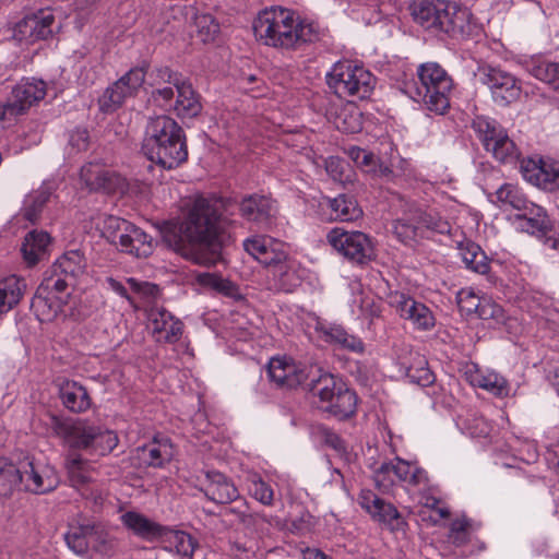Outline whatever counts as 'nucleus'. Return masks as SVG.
<instances>
[{"instance_id":"obj_1","label":"nucleus","mask_w":559,"mask_h":559,"mask_svg":"<svg viewBox=\"0 0 559 559\" xmlns=\"http://www.w3.org/2000/svg\"><path fill=\"white\" fill-rule=\"evenodd\" d=\"M235 202L216 197H198L188 206L181 221L167 223L163 239L169 248L197 264L211 265L214 259L204 249L216 247L229 224Z\"/></svg>"},{"instance_id":"obj_2","label":"nucleus","mask_w":559,"mask_h":559,"mask_svg":"<svg viewBox=\"0 0 559 559\" xmlns=\"http://www.w3.org/2000/svg\"><path fill=\"white\" fill-rule=\"evenodd\" d=\"M252 28L259 43L286 52L302 50L321 38L317 23L281 5L260 11L253 20Z\"/></svg>"},{"instance_id":"obj_3","label":"nucleus","mask_w":559,"mask_h":559,"mask_svg":"<svg viewBox=\"0 0 559 559\" xmlns=\"http://www.w3.org/2000/svg\"><path fill=\"white\" fill-rule=\"evenodd\" d=\"M413 20L437 35L455 39L469 38L478 33V25L466 8L444 0H414L409 4Z\"/></svg>"},{"instance_id":"obj_4","label":"nucleus","mask_w":559,"mask_h":559,"mask_svg":"<svg viewBox=\"0 0 559 559\" xmlns=\"http://www.w3.org/2000/svg\"><path fill=\"white\" fill-rule=\"evenodd\" d=\"M142 150L150 160L165 169L177 168L188 158L182 128L165 115L148 120Z\"/></svg>"},{"instance_id":"obj_5","label":"nucleus","mask_w":559,"mask_h":559,"mask_svg":"<svg viewBox=\"0 0 559 559\" xmlns=\"http://www.w3.org/2000/svg\"><path fill=\"white\" fill-rule=\"evenodd\" d=\"M86 259L79 250H70L63 253L45 273L32 306L40 316L41 321H48L56 317L59 305L49 295L64 293L69 286H74L80 276L85 273Z\"/></svg>"},{"instance_id":"obj_6","label":"nucleus","mask_w":559,"mask_h":559,"mask_svg":"<svg viewBox=\"0 0 559 559\" xmlns=\"http://www.w3.org/2000/svg\"><path fill=\"white\" fill-rule=\"evenodd\" d=\"M418 82L405 84V93L415 102H423L428 110L439 115L450 107L453 81L437 62L423 63L417 69Z\"/></svg>"},{"instance_id":"obj_7","label":"nucleus","mask_w":559,"mask_h":559,"mask_svg":"<svg viewBox=\"0 0 559 559\" xmlns=\"http://www.w3.org/2000/svg\"><path fill=\"white\" fill-rule=\"evenodd\" d=\"M328 84L340 97L365 99L373 91L376 78L365 67L345 60L333 66L328 74Z\"/></svg>"},{"instance_id":"obj_8","label":"nucleus","mask_w":559,"mask_h":559,"mask_svg":"<svg viewBox=\"0 0 559 559\" xmlns=\"http://www.w3.org/2000/svg\"><path fill=\"white\" fill-rule=\"evenodd\" d=\"M102 235L121 252L135 258H147L153 252L152 237L127 219L107 216Z\"/></svg>"},{"instance_id":"obj_9","label":"nucleus","mask_w":559,"mask_h":559,"mask_svg":"<svg viewBox=\"0 0 559 559\" xmlns=\"http://www.w3.org/2000/svg\"><path fill=\"white\" fill-rule=\"evenodd\" d=\"M472 128L485 151L496 160L503 164H514L519 160L520 150L496 120L478 116L473 120Z\"/></svg>"},{"instance_id":"obj_10","label":"nucleus","mask_w":559,"mask_h":559,"mask_svg":"<svg viewBox=\"0 0 559 559\" xmlns=\"http://www.w3.org/2000/svg\"><path fill=\"white\" fill-rule=\"evenodd\" d=\"M326 240L334 250L354 263L364 264L374 255L370 237L359 230L335 227L328 233Z\"/></svg>"},{"instance_id":"obj_11","label":"nucleus","mask_w":559,"mask_h":559,"mask_svg":"<svg viewBox=\"0 0 559 559\" xmlns=\"http://www.w3.org/2000/svg\"><path fill=\"white\" fill-rule=\"evenodd\" d=\"M373 480L382 491L390 490L396 483H407L411 486H419L428 481L425 469L414 466L400 457L383 462L373 471Z\"/></svg>"},{"instance_id":"obj_12","label":"nucleus","mask_w":559,"mask_h":559,"mask_svg":"<svg viewBox=\"0 0 559 559\" xmlns=\"http://www.w3.org/2000/svg\"><path fill=\"white\" fill-rule=\"evenodd\" d=\"M46 83L43 80H22L11 92L5 102H0V122L12 120L44 99Z\"/></svg>"},{"instance_id":"obj_13","label":"nucleus","mask_w":559,"mask_h":559,"mask_svg":"<svg viewBox=\"0 0 559 559\" xmlns=\"http://www.w3.org/2000/svg\"><path fill=\"white\" fill-rule=\"evenodd\" d=\"M146 67L130 69L124 75L108 86L99 98V107L105 112L117 110L128 97L136 95L145 81Z\"/></svg>"},{"instance_id":"obj_14","label":"nucleus","mask_w":559,"mask_h":559,"mask_svg":"<svg viewBox=\"0 0 559 559\" xmlns=\"http://www.w3.org/2000/svg\"><path fill=\"white\" fill-rule=\"evenodd\" d=\"M483 74V83L489 88L491 98L498 106H509L520 98L521 81L512 73L500 68L487 67Z\"/></svg>"},{"instance_id":"obj_15","label":"nucleus","mask_w":559,"mask_h":559,"mask_svg":"<svg viewBox=\"0 0 559 559\" xmlns=\"http://www.w3.org/2000/svg\"><path fill=\"white\" fill-rule=\"evenodd\" d=\"M58 29L53 13L46 9L19 21L13 28V37L20 43L33 44L52 37Z\"/></svg>"},{"instance_id":"obj_16","label":"nucleus","mask_w":559,"mask_h":559,"mask_svg":"<svg viewBox=\"0 0 559 559\" xmlns=\"http://www.w3.org/2000/svg\"><path fill=\"white\" fill-rule=\"evenodd\" d=\"M48 420L53 433L62 438L69 448L92 454L95 425L84 421L70 423L52 414L48 415Z\"/></svg>"},{"instance_id":"obj_17","label":"nucleus","mask_w":559,"mask_h":559,"mask_svg":"<svg viewBox=\"0 0 559 559\" xmlns=\"http://www.w3.org/2000/svg\"><path fill=\"white\" fill-rule=\"evenodd\" d=\"M358 504L372 518L390 531H404L406 522L399 510L390 502L378 497L370 489H362L358 495Z\"/></svg>"},{"instance_id":"obj_18","label":"nucleus","mask_w":559,"mask_h":559,"mask_svg":"<svg viewBox=\"0 0 559 559\" xmlns=\"http://www.w3.org/2000/svg\"><path fill=\"white\" fill-rule=\"evenodd\" d=\"M390 304L399 316L409 321L416 330L429 331L436 325L432 311L425 304L404 293L391 294Z\"/></svg>"},{"instance_id":"obj_19","label":"nucleus","mask_w":559,"mask_h":559,"mask_svg":"<svg viewBox=\"0 0 559 559\" xmlns=\"http://www.w3.org/2000/svg\"><path fill=\"white\" fill-rule=\"evenodd\" d=\"M521 171L525 180L538 188L559 189V163L556 160L527 158L521 162Z\"/></svg>"},{"instance_id":"obj_20","label":"nucleus","mask_w":559,"mask_h":559,"mask_svg":"<svg viewBox=\"0 0 559 559\" xmlns=\"http://www.w3.org/2000/svg\"><path fill=\"white\" fill-rule=\"evenodd\" d=\"M243 249L269 271L288 255L285 243L267 236H254L246 239Z\"/></svg>"},{"instance_id":"obj_21","label":"nucleus","mask_w":559,"mask_h":559,"mask_svg":"<svg viewBox=\"0 0 559 559\" xmlns=\"http://www.w3.org/2000/svg\"><path fill=\"white\" fill-rule=\"evenodd\" d=\"M80 178L90 191L107 193L122 189L124 181L120 175L100 163H88L81 168Z\"/></svg>"},{"instance_id":"obj_22","label":"nucleus","mask_w":559,"mask_h":559,"mask_svg":"<svg viewBox=\"0 0 559 559\" xmlns=\"http://www.w3.org/2000/svg\"><path fill=\"white\" fill-rule=\"evenodd\" d=\"M148 329L156 342L176 343L182 335L183 324L164 308H152L148 311Z\"/></svg>"},{"instance_id":"obj_23","label":"nucleus","mask_w":559,"mask_h":559,"mask_svg":"<svg viewBox=\"0 0 559 559\" xmlns=\"http://www.w3.org/2000/svg\"><path fill=\"white\" fill-rule=\"evenodd\" d=\"M201 490L209 500L219 504L235 502L240 497L231 479L216 471L205 473V480Z\"/></svg>"},{"instance_id":"obj_24","label":"nucleus","mask_w":559,"mask_h":559,"mask_svg":"<svg viewBox=\"0 0 559 559\" xmlns=\"http://www.w3.org/2000/svg\"><path fill=\"white\" fill-rule=\"evenodd\" d=\"M25 490L34 493H46L58 485V477L53 468L35 464L32 461L24 463L22 467Z\"/></svg>"},{"instance_id":"obj_25","label":"nucleus","mask_w":559,"mask_h":559,"mask_svg":"<svg viewBox=\"0 0 559 559\" xmlns=\"http://www.w3.org/2000/svg\"><path fill=\"white\" fill-rule=\"evenodd\" d=\"M267 376L271 382L278 388L293 389L305 379V373L293 359L287 357H273L267 365Z\"/></svg>"},{"instance_id":"obj_26","label":"nucleus","mask_w":559,"mask_h":559,"mask_svg":"<svg viewBox=\"0 0 559 559\" xmlns=\"http://www.w3.org/2000/svg\"><path fill=\"white\" fill-rule=\"evenodd\" d=\"M316 331L324 342L335 345L341 349L356 354H362L365 350L364 342L359 337L349 334L340 324L318 322Z\"/></svg>"},{"instance_id":"obj_27","label":"nucleus","mask_w":559,"mask_h":559,"mask_svg":"<svg viewBox=\"0 0 559 559\" xmlns=\"http://www.w3.org/2000/svg\"><path fill=\"white\" fill-rule=\"evenodd\" d=\"M269 272L276 290L292 293L301 285L302 275L300 263L289 254Z\"/></svg>"},{"instance_id":"obj_28","label":"nucleus","mask_w":559,"mask_h":559,"mask_svg":"<svg viewBox=\"0 0 559 559\" xmlns=\"http://www.w3.org/2000/svg\"><path fill=\"white\" fill-rule=\"evenodd\" d=\"M120 521L126 528L146 542L157 540L167 532V526H164L136 511H127L122 513L120 515Z\"/></svg>"},{"instance_id":"obj_29","label":"nucleus","mask_w":559,"mask_h":559,"mask_svg":"<svg viewBox=\"0 0 559 559\" xmlns=\"http://www.w3.org/2000/svg\"><path fill=\"white\" fill-rule=\"evenodd\" d=\"M138 457L142 464L159 468L169 463L174 456V449L167 437H155L151 442L136 449Z\"/></svg>"},{"instance_id":"obj_30","label":"nucleus","mask_w":559,"mask_h":559,"mask_svg":"<svg viewBox=\"0 0 559 559\" xmlns=\"http://www.w3.org/2000/svg\"><path fill=\"white\" fill-rule=\"evenodd\" d=\"M239 212L250 222L266 224L276 213L275 202L265 195L251 194L241 200Z\"/></svg>"},{"instance_id":"obj_31","label":"nucleus","mask_w":559,"mask_h":559,"mask_svg":"<svg viewBox=\"0 0 559 559\" xmlns=\"http://www.w3.org/2000/svg\"><path fill=\"white\" fill-rule=\"evenodd\" d=\"M466 377L473 386L484 389L496 396L503 397L509 394L510 386L507 379L493 370H483L473 366L466 371Z\"/></svg>"},{"instance_id":"obj_32","label":"nucleus","mask_w":559,"mask_h":559,"mask_svg":"<svg viewBox=\"0 0 559 559\" xmlns=\"http://www.w3.org/2000/svg\"><path fill=\"white\" fill-rule=\"evenodd\" d=\"M59 397L63 406L72 413H84L92 405L86 388L73 380L64 379L59 382Z\"/></svg>"},{"instance_id":"obj_33","label":"nucleus","mask_w":559,"mask_h":559,"mask_svg":"<svg viewBox=\"0 0 559 559\" xmlns=\"http://www.w3.org/2000/svg\"><path fill=\"white\" fill-rule=\"evenodd\" d=\"M357 401L356 393L344 383L333 393L331 401L322 403L319 408L338 419H347L356 413Z\"/></svg>"},{"instance_id":"obj_34","label":"nucleus","mask_w":559,"mask_h":559,"mask_svg":"<svg viewBox=\"0 0 559 559\" xmlns=\"http://www.w3.org/2000/svg\"><path fill=\"white\" fill-rule=\"evenodd\" d=\"M520 226L524 231L543 239L545 247L559 251V225H551L547 214L528 217Z\"/></svg>"},{"instance_id":"obj_35","label":"nucleus","mask_w":559,"mask_h":559,"mask_svg":"<svg viewBox=\"0 0 559 559\" xmlns=\"http://www.w3.org/2000/svg\"><path fill=\"white\" fill-rule=\"evenodd\" d=\"M177 98L174 103V110L180 118L197 117L202 105L199 94L193 90L189 82L181 81L176 87Z\"/></svg>"},{"instance_id":"obj_36","label":"nucleus","mask_w":559,"mask_h":559,"mask_svg":"<svg viewBox=\"0 0 559 559\" xmlns=\"http://www.w3.org/2000/svg\"><path fill=\"white\" fill-rule=\"evenodd\" d=\"M51 241L48 233L43 230L29 231L23 241L22 253L25 262L33 266L38 263L47 253V248Z\"/></svg>"},{"instance_id":"obj_37","label":"nucleus","mask_w":559,"mask_h":559,"mask_svg":"<svg viewBox=\"0 0 559 559\" xmlns=\"http://www.w3.org/2000/svg\"><path fill=\"white\" fill-rule=\"evenodd\" d=\"M330 209V218L341 222H353L361 217L362 210L356 199L350 195L340 194L336 198H326Z\"/></svg>"},{"instance_id":"obj_38","label":"nucleus","mask_w":559,"mask_h":559,"mask_svg":"<svg viewBox=\"0 0 559 559\" xmlns=\"http://www.w3.org/2000/svg\"><path fill=\"white\" fill-rule=\"evenodd\" d=\"M401 368L411 382L420 386L430 385L435 381V374L429 369L426 358L417 352H411L409 361H401Z\"/></svg>"},{"instance_id":"obj_39","label":"nucleus","mask_w":559,"mask_h":559,"mask_svg":"<svg viewBox=\"0 0 559 559\" xmlns=\"http://www.w3.org/2000/svg\"><path fill=\"white\" fill-rule=\"evenodd\" d=\"M26 289L24 280L11 275L0 281V314L8 313L21 301Z\"/></svg>"},{"instance_id":"obj_40","label":"nucleus","mask_w":559,"mask_h":559,"mask_svg":"<svg viewBox=\"0 0 559 559\" xmlns=\"http://www.w3.org/2000/svg\"><path fill=\"white\" fill-rule=\"evenodd\" d=\"M344 383L331 373H321L308 383V391L313 403L319 407L322 403L331 401L333 393Z\"/></svg>"},{"instance_id":"obj_41","label":"nucleus","mask_w":559,"mask_h":559,"mask_svg":"<svg viewBox=\"0 0 559 559\" xmlns=\"http://www.w3.org/2000/svg\"><path fill=\"white\" fill-rule=\"evenodd\" d=\"M459 250L467 269L481 275L489 273L490 260L477 243L472 241L462 242Z\"/></svg>"},{"instance_id":"obj_42","label":"nucleus","mask_w":559,"mask_h":559,"mask_svg":"<svg viewBox=\"0 0 559 559\" xmlns=\"http://www.w3.org/2000/svg\"><path fill=\"white\" fill-rule=\"evenodd\" d=\"M527 71L535 79L559 92V62L534 58L527 62Z\"/></svg>"},{"instance_id":"obj_43","label":"nucleus","mask_w":559,"mask_h":559,"mask_svg":"<svg viewBox=\"0 0 559 559\" xmlns=\"http://www.w3.org/2000/svg\"><path fill=\"white\" fill-rule=\"evenodd\" d=\"M66 468L74 487L84 486L93 480V467L80 454H69L66 460Z\"/></svg>"},{"instance_id":"obj_44","label":"nucleus","mask_w":559,"mask_h":559,"mask_svg":"<svg viewBox=\"0 0 559 559\" xmlns=\"http://www.w3.org/2000/svg\"><path fill=\"white\" fill-rule=\"evenodd\" d=\"M412 219L418 228H426L439 234H448L451 230L450 223L435 209H415L412 211Z\"/></svg>"},{"instance_id":"obj_45","label":"nucleus","mask_w":559,"mask_h":559,"mask_svg":"<svg viewBox=\"0 0 559 559\" xmlns=\"http://www.w3.org/2000/svg\"><path fill=\"white\" fill-rule=\"evenodd\" d=\"M159 539L168 543L167 549L185 558H191L197 547V542L191 535L182 531L170 530L169 527H167V532Z\"/></svg>"},{"instance_id":"obj_46","label":"nucleus","mask_w":559,"mask_h":559,"mask_svg":"<svg viewBox=\"0 0 559 559\" xmlns=\"http://www.w3.org/2000/svg\"><path fill=\"white\" fill-rule=\"evenodd\" d=\"M23 483V474L5 459H0V497H9Z\"/></svg>"},{"instance_id":"obj_47","label":"nucleus","mask_w":559,"mask_h":559,"mask_svg":"<svg viewBox=\"0 0 559 559\" xmlns=\"http://www.w3.org/2000/svg\"><path fill=\"white\" fill-rule=\"evenodd\" d=\"M50 198V192L47 188H39L25 197L22 215L23 217L31 222L36 223L39 218V215L43 211V207L48 202Z\"/></svg>"},{"instance_id":"obj_48","label":"nucleus","mask_w":559,"mask_h":559,"mask_svg":"<svg viewBox=\"0 0 559 559\" xmlns=\"http://www.w3.org/2000/svg\"><path fill=\"white\" fill-rule=\"evenodd\" d=\"M336 129L345 133H356L361 130V114L353 104L342 106L334 118Z\"/></svg>"},{"instance_id":"obj_49","label":"nucleus","mask_w":559,"mask_h":559,"mask_svg":"<svg viewBox=\"0 0 559 559\" xmlns=\"http://www.w3.org/2000/svg\"><path fill=\"white\" fill-rule=\"evenodd\" d=\"M91 524L71 526L64 534L67 546L76 555H85L90 549Z\"/></svg>"},{"instance_id":"obj_50","label":"nucleus","mask_w":559,"mask_h":559,"mask_svg":"<svg viewBox=\"0 0 559 559\" xmlns=\"http://www.w3.org/2000/svg\"><path fill=\"white\" fill-rule=\"evenodd\" d=\"M194 26L197 36L203 43L214 41L221 32L219 23L209 13L197 14Z\"/></svg>"},{"instance_id":"obj_51","label":"nucleus","mask_w":559,"mask_h":559,"mask_svg":"<svg viewBox=\"0 0 559 559\" xmlns=\"http://www.w3.org/2000/svg\"><path fill=\"white\" fill-rule=\"evenodd\" d=\"M90 548L102 555H110L116 547L115 539L99 524H91Z\"/></svg>"},{"instance_id":"obj_52","label":"nucleus","mask_w":559,"mask_h":559,"mask_svg":"<svg viewBox=\"0 0 559 559\" xmlns=\"http://www.w3.org/2000/svg\"><path fill=\"white\" fill-rule=\"evenodd\" d=\"M496 197L498 202L504 207H511L513 210H520L525 207L526 197L522 193V191L511 185L504 183L497 191Z\"/></svg>"},{"instance_id":"obj_53","label":"nucleus","mask_w":559,"mask_h":559,"mask_svg":"<svg viewBox=\"0 0 559 559\" xmlns=\"http://www.w3.org/2000/svg\"><path fill=\"white\" fill-rule=\"evenodd\" d=\"M118 436L114 431L95 426L92 454L107 455L118 445Z\"/></svg>"},{"instance_id":"obj_54","label":"nucleus","mask_w":559,"mask_h":559,"mask_svg":"<svg viewBox=\"0 0 559 559\" xmlns=\"http://www.w3.org/2000/svg\"><path fill=\"white\" fill-rule=\"evenodd\" d=\"M319 520L309 511L302 510L298 515L292 516L288 530L298 536L312 534L318 525Z\"/></svg>"},{"instance_id":"obj_55","label":"nucleus","mask_w":559,"mask_h":559,"mask_svg":"<svg viewBox=\"0 0 559 559\" xmlns=\"http://www.w3.org/2000/svg\"><path fill=\"white\" fill-rule=\"evenodd\" d=\"M347 156L355 165L367 173H374L379 158L371 152L358 146H349L346 150Z\"/></svg>"},{"instance_id":"obj_56","label":"nucleus","mask_w":559,"mask_h":559,"mask_svg":"<svg viewBox=\"0 0 559 559\" xmlns=\"http://www.w3.org/2000/svg\"><path fill=\"white\" fill-rule=\"evenodd\" d=\"M249 490L252 497L264 506H271L274 500V491L271 485L260 476L254 475L250 479Z\"/></svg>"},{"instance_id":"obj_57","label":"nucleus","mask_w":559,"mask_h":559,"mask_svg":"<svg viewBox=\"0 0 559 559\" xmlns=\"http://www.w3.org/2000/svg\"><path fill=\"white\" fill-rule=\"evenodd\" d=\"M472 523L468 519H456L451 523L449 540L460 547L469 542Z\"/></svg>"},{"instance_id":"obj_58","label":"nucleus","mask_w":559,"mask_h":559,"mask_svg":"<svg viewBox=\"0 0 559 559\" xmlns=\"http://www.w3.org/2000/svg\"><path fill=\"white\" fill-rule=\"evenodd\" d=\"M417 229H419L418 225L412 219V211L408 218H399L392 224L393 234L404 243L412 241L416 237Z\"/></svg>"},{"instance_id":"obj_59","label":"nucleus","mask_w":559,"mask_h":559,"mask_svg":"<svg viewBox=\"0 0 559 559\" xmlns=\"http://www.w3.org/2000/svg\"><path fill=\"white\" fill-rule=\"evenodd\" d=\"M483 298L477 296L471 288H462L456 295L460 310L467 316L476 313Z\"/></svg>"},{"instance_id":"obj_60","label":"nucleus","mask_w":559,"mask_h":559,"mask_svg":"<svg viewBox=\"0 0 559 559\" xmlns=\"http://www.w3.org/2000/svg\"><path fill=\"white\" fill-rule=\"evenodd\" d=\"M316 433L323 443H325L336 452L342 453L346 451V447L343 439L331 428L324 425H320L317 427Z\"/></svg>"},{"instance_id":"obj_61","label":"nucleus","mask_w":559,"mask_h":559,"mask_svg":"<svg viewBox=\"0 0 559 559\" xmlns=\"http://www.w3.org/2000/svg\"><path fill=\"white\" fill-rule=\"evenodd\" d=\"M502 313L503 310L498 304L493 302L488 298H483L475 314H477L483 320H499L500 318H502Z\"/></svg>"},{"instance_id":"obj_62","label":"nucleus","mask_w":559,"mask_h":559,"mask_svg":"<svg viewBox=\"0 0 559 559\" xmlns=\"http://www.w3.org/2000/svg\"><path fill=\"white\" fill-rule=\"evenodd\" d=\"M267 523L265 515L259 513H251L250 510L238 521V525L245 530L254 532Z\"/></svg>"},{"instance_id":"obj_63","label":"nucleus","mask_w":559,"mask_h":559,"mask_svg":"<svg viewBox=\"0 0 559 559\" xmlns=\"http://www.w3.org/2000/svg\"><path fill=\"white\" fill-rule=\"evenodd\" d=\"M174 88L171 86H165L153 92V99L159 107L164 109H174Z\"/></svg>"},{"instance_id":"obj_64","label":"nucleus","mask_w":559,"mask_h":559,"mask_svg":"<svg viewBox=\"0 0 559 559\" xmlns=\"http://www.w3.org/2000/svg\"><path fill=\"white\" fill-rule=\"evenodd\" d=\"M236 502V506L226 508L223 512V515L225 518H233L230 520L238 524V521L247 513V511H249V507L247 501L245 499H240V497Z\"/></svg>"}]
</instances>
